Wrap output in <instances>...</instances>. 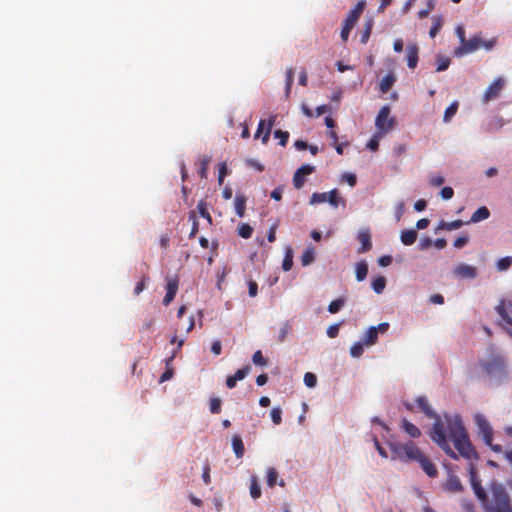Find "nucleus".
I'll use <instances>...</instances> for the list:
<instances>
[{
	"label": "nucleus",
	"mask_w": 512,
	"mask_h": 512,
	"mask_svg": "<svg viewBox=\"0 0 512 512\" xmlns=\"http://www.w3.org/2000/svg\"><path fill=\"white\" fill-rule=\"evenodd\" d=\"M470 482L474 494L481 502L485 512H512L511 498L502 483L491 481L485 491L481 481L477 478L474 468H470Z\"/></svg>",
	"instance_id": "nucleus-2"
},
{
	"label": "nucleus",
	"mask_w": 512,
	"mask_h": 512,
	"mask_svg": "<svg viewBox=\"0 0 512 512\" xmlns=\"http://www.w3.org/2000/svg\"><path fill=\"white\" fill-rule=\"evenodd\" d=\"M292 266H293V249L291 246H287L285 248V255H284L283 262H282V269L284 271H289V270H291Z\"/></svg>",
	"instance_id": "nucleus-25"
},
{
	"label": "nucleus",
	"mask_w": 512,
	"mask_h": 512,
	"mask_svg": "<svg viewBox=\"0 0 512 512\" xmlns=\"http://www.w3.org/2000/svg\"><path fill=\"white\" fill-rule=\"evenodd\" d=\"M396 81V77L393 73H389L384 76L379 84V89L382 93H387L392 88Z\"/></svg>",
	"instance_id": "nucleus-17"
},
{
	"label": "nucleus",
	"mask_w": 512,
	"mask_h": 512,
	"mask_svg": "<svg viewBox=\"0 0 512 512\" xmlns=\"http://www.w3.org/2000/svg\"><path fill=\"white\" fill-rule=\"evenodd\" d=\"M235 211L239 217H243L246 208V197L244 195L237 194L234 200Z\"/></svg>",
	"instance_id": "nucleus-22"
},
{
	"label": "nucleus",
	"mask_w": 512,
	"mask_h": 512,
	"mask_svg": "<svg viewBox=\"0 0 512 512\" xmlns=\"http://www.w3.org/2000/svg\"><path fill=\"white\" fill-rule=\"evenodd\" d=\"M252 361L255 365L264 367L268 364L267 359L263 356L262 352L260 350H257L253 356Z\"/></svg>",
	"instance_id": "nucleus-46"
},
{
	"label": "nucleus",
	"mask_w": 512,
	"mask_h": 512,
	"mask_svg": "<svg viewBox=\"0 0 512 512\" xmlns=\"http://www.w3.org/2000/svg\"><path fill=\"white\" fill-rule=\"evenodd\" d=\"M469 241V237L468 236H461V237H458L455 239V241L453 242V246L457 249H460L462 247H464Z\"/></svg>",
	"instance_id": "nucleus-59"
},
{
	"label": "nucleus",
	"mask_w": 512,
	"mask_h": 512,
	"mask_svg": "<svg viewBox=\"0 0 512 512\" xmlns=\"http://www.w3.org/2000/svg\"><path fill=\"white\" fill-rule=\"evenodd\" d=\"M377 338H378L377 328L372 326L367 330V332L365 334L364 342L367 345H373L377 341Z\"/></svg>",
	"instance_id": "nucleus-33"
},
{
	"label": "nucleus",
	"mask_w": 512,
	"mask_h": 512,
	"mask_svg": "<svg viewBox=\"0 0 512 512\" xmlns=\"http://www.w3.org/2000/svg\"><path fill=\"white\" fill-rule=\"evenodd\" d=\"M252 233L253 228L247 223H243L238 227V235L244 239L250 238Z\"/></svg>",
	"instance_id": "nucleus-43"
},
{
	"label": "nucleus",
	"mask_w": 512,
	"mask_h": 512,
	"mask_svg": "<svg viewBox=\"0 0 512 512\" xmlns=\"http://www.w3.org/2000/svg\"><path fill=\"white\" fill-rule=\"evenodd\" d=\"M384 137V135H382L381 133H375L374 136L367 142L366 144V147L367 149L371 150V151H376L378 150V147H379V141L380 139Z\"/></svg>",
	"instance_id": "nucleus-45"
},
{
	"label": "nucleus",
	"mask_w": 512,
	"mask_h": 512,
	"mask_svg": "<svg viewBox=\"0 0 512 512\" xmlns=\"http://www.w3.org/2000/svg\"><path fill=\"white\" fill-rule=\"evenodd\" d=\"M354 28L353 25L351 24H348L346 22L343 23V27H342V30H341V39L346 42L348 40V37H349V34L351 32V30Z\"/></svg>",
	"instance_id": "nucleus-55"
},
{
	"label": "nucleus",
	"mask_w": 512,
	"mask_h": 512,
	"mask_svg": "<svg viewBox=\"0 0 512 512\" xmlns=\"http://www.w3.org/2000/svg\"><path fill=\"white\" fill-rule=\"evenodd\" d=\"M201 217L205 218L209 225H212V217L208 211V204L205 200H200L196 207Z\"/></svg>",
	"instance_id": "nucleus-26"
},
{
	"label": "nucleus",
	"mask_w": 512,
	"mask_h": 512,
	"mask_svg": "<svg viewBox=\"0 0 512 512\" xmlns=\"http://www.w3.org/2000/svg\"><path fill=\"white\" fill-rule=\"evenodd\" d=\"M356 279L358 281H363L368 274V265L365 261H361L356 264Z\"/></svg>",
	"instance_id": "nucleus-29"
},
{
	"label": "nucleus",
	"mask_w": 512,
	"mask_h": 512,
	"mask_svg": "<svg viewBox=\"0 0 512 512\" xmlns=\"http://www.w3.org/2000/svg\"><path fill=\"white\" fill-rule=\"evenodd\" d=\"M248 293L250 297H255L258 293V285L254 280L248 282Z\"/></svg>",
	"instance_id": "nucleus-60"
},
{
	"label": "nucleus",
	"mask_w": 512,
	"mask_h": 512,
	"mask_svg": "<svg viewBox=\"0 0 512 512\" xmlns=\"http://www.w3.org/2000/svg\"><path fill=\"white\" fill-rule=\"evenodd\" d=\"M390 111L391 110L388 105L383 106L375 119L377 133H381L384 136L389 131L393 130L396 124L395 119L390 117Z\"/></svg>",
	"instance_id": "nucleus-7"
},
{
	"label": "nucleus",
	"mask_w": 512,
	"mask_h": 512,
	"mask_svg": "<svg viewBox=\"0 0 512 512\" xmlns=\"http://www.w3.org/2000/svg\"><path fill=\"white\" fill-rule=\"evenodd\" d=\"M456 35L459 38L460 45H463L467 39L465 37V29L462 25L456 27Z\"/></svg>",
	"instance_id": "nucleus-61"
},
{
	"label": "nucleus",
	"mask_w": 512,
	"mask_h": 512,
	"mask_svg": "<svg viewBox=\"0 0 512 512\" xmlns=\"http://www.w3.org/2000/svg\"><path fill=\"white\" fill-rule=\"evenodd\" d=\"M271 419L275 425H279L282 421V410L280 407H274L271 410Z\"/></svg>",
	"instance_id": "nucleus-48"
},
{
	"label": "nucleus",
	"mask_w": 512,
	"mask_h": 512,
	"mask_svg": "<svg viewBox=\"0 0 512 512\" xmlns=\"http://www.w3.org/2000/svg\"><path fill=\"white\" fill-rule=\"evenodd\" d=\"M228 169L225 163H221L219 166V175H218V183L219 185L223 184L224 178L227 175Z\"/></svg>",
	"instance_id": "nucleus-58"
},
{
	"label": "nucleus",
	"mask_w": 512,
	"mask_h": 512,
	"mask_svg": "<svg viewBox=\"0 0 512 512\" xmlns=\"http://www.w3.org/2000/svg\"><path fill=\"white\" fill-rule=\"evenodd\" d=\"M505 86V80L502 77L496 78L484 91L482 96L483 104H487L490 101L497 99Z\"/></svg>",
	"instance_id": "nucleus-8"
},
{
	"label": "nucleus",
	"mask_w": 512,
	"mask_h": 512,
	"mask_svg": "<svg viewBox=\"0 0 512 512\" xmlns=\"http://www.w3.org/2000/svg\"><path fill=\"white\" fill-rule=\"evenodd\" d=\"M407 65L410 69H415L419 60V47L415 43H409L406 47Z\"/></svg>",
	"instance_id": "nucleus-13"
},
{
	"label": "nucleus",
	"mask_w": 512,
	"mask_h": 512,
	"mask_svg": "<svg viewBox=\"0 0 512 512\" xmlns=\"http://www.w3.org/2000/svg\"><path fill=\"white\" fill-rule=\"evenodd\" d=\"M474 422L477 426L478 433L481 436L483 442L489 446L494 452L500 453L502 452V447L499 444H493V429L486 419V417L477 413L474 415Z\"/></svg>",
	"instance_id": "nucleus-5"
},
{
	"label": "nucleus",
	"mask_w": 512,
	"mask_h": 512,
	"mask_svg": "<svg viewBox=\"0 0 512 512\" xmlns=\"http://www.w3.org/2000/svg\"><path fill=\"white\" fill-rule=\"evenodd\" d=\"M209 163H210V158L208 156H202L199 159L200 168H199L198 173L201 178L207 177Z\"/></svg>",
	"instance_id": "nucleus-36"
},
{
	"label": "nucleus",
	"mask_w": 512,
	"mask_h": 512,
	"mask_svg": "<svg viewBox=\"0 0 512 512\" xmlns=\"http://www.w3.org/2000/svg\"><path fill=\"white\" fill-rule=\"evenodd\" d=\"M451 63L450 58L438 55L436 57V71L442 72L448 69L449 65Z\"/></svg>",
	"instance_id": "nucleus-32"
},
{
	"label": "nucleus",
	"mask_w": 512,
	"mask_h": 512,
	"mask_svg": "<svg viewBox=\"0 0 512 512\" xmlns=\"http://www.w3.org/2000/svg\"><path fill=\"white\" fill-rule=\"evenodd\" d=\"M296 171L305 177L306 175H310L315 171V166L305 164L299 167Z\"/></svg>",
	"instance_id": "nucleus-57"
},
{
	"label": "nucleus",
	"mask_w": 512,
	"mask_h": 512,
	"mask_svg": "<svg viewBox=\"0 0 512 512\" xmlns=\"http://www.w3.org/2000/svg\"><path fill=\"white\" fill-rule=\"evenodd\" d=\"M496 41L492 40H483L481 38V33L474 35L471 39L466 40L463 45H460L455 49L454 54L458 57L470 54L480 48H485L486 50H491L495 46Z\"/></svg>",
	"instance_id": "nucleus-6"
},
{
	"label": "nucleus",
	"mask_w": 512,
	"mask_h": 512,
	"mask_svg": "<svg viewBox=\"0 0 512 512\" xmlns=\"http://www.w3.org/2000/svg\"><path fill=\"white\" fill-rule=\"evenodd\" d=\"M209 406L211 413L217 414L221 411V400L219 398H211Z\"/></svg>",
	"instance_id": "nucleus-52"
},
{
	"label": "nucleus",
	"mask_w": 512,
	"mask_h": 512,
	"mask_svg": "<svg viewBox=\"0 0 512 512\" xmlns=\"http://www.w3.org/2000/svg\"><path fill=\"white\" fill-rule=\"evenodd\" d=\"M453 274L461 279H475L478 275L477 268L465 263L456 265L453 269Z\"/></svg>",
	"instance_id": "nucleus-9"
},
{
	"label": "nucleus",
	"mask_w": 512,
	"mask_h": 512,
	"mask_svg": "<svg viewBox=\"0 0 512 512\" xmlns=\"http://www.w3.org/2000/svg\"><path fill=\"white\" fill-rule=\"evenodd\" d=\"M458 102L457 101H454L452 102L445 110L444 112V116H443V121L445 123H448L451 121V119L454 117V115L457 113V110H458Z\"/></svg>",
	"instance_id": "nucleus-30"
},
{
	"label": "nucleus",
	"mask_w": 512,
	"mask_h": 512,
	"mask_svg": "<svg viewBox=\"0 0 512 512\" xmlns=\"http://www.w3.org/2000/svg\"><path fill=\"white\" fill-rule=\"evenodd\" d=\"M338 333H339V325L338 324L330 325L327 329V336L330 338L337 337Z\"/></svg>",
	"instance_id": "nucleus-62"
},
{
	"label": "nucleus",
	"mask_w": 512,
	"mask_h": 512,
	"mask_svg": "<svg viewBox=\"0 0 512 512\" xmlns=\"http://www.w3.org/2000/svg\"><path fill=\"white\" fill-rule=\"evenodd\" d=\"M446 488L450 492H460L463 489L461 481L456 475H449L446 482Z\"/></svg>",
	"instance_id": "nucleus-20"
},
{
	"label": "nucleus",
	"mask_w": 512,
	"mask_h": 512,
	"mask_svg": "<svg viewBox=\"0 0 512 512\" xmlns=\"http://www.w3.org/2000/svg\"><path fill=\"white\" fill-rule=\"evenodd\" d=\"M274 136H275V138H278L280 140L279 144L281 146H285L289 139V133L286 131H282V130H276L274 132Z\"/></svg>",
	"instance_id": "nucleus-50"
},
{
	"label": "nucleus",
	"mask_w": 512,
	"mask_h": 512,
	"mask_svg": "<svg viewBox=\"0 0 512 512\" xmlns=\"http://www.w3.org/2000/svg\"><path fill=\"white\" fill-rule=\"evenodd\" d=\"M278 479V472L275 468L270 467L267 470V478H266V484L268 487L273 488Z\"/></svg>",
	"instance_id": "nucleus-35"
},
{
	"label": "nucleus",
	"mask_w": 512,
	"mask_h": 512,
	"mask_svg": "<svg viewBox=\"0 0 512 512\" xmlns=\"http://www.w3.org/2000/svg\"><path fill=\"white\" fill-rule=\"evenodd\" d=\"M315 260V249L310 245L308 246L302 256H301V264L303 266H307L311 264Z\"/></svg>",
	"instance_id": "nucleus-27"
},
{
	"label": "nucleus",
	"mask_w": 512,
	"mask_h": 512,
	"mask_svg": "<svg viewBox=\"0 0 512 512\" xmlns=\"http://www.w3.org/2000/svg\"><path fill=\"white\" fill-rule=\"evenodd\" d=\"M417 232L414 229L403 230L400 235L401 242L406 245H412L417 239Z\"/></svg>",
	"instance_id": "nucleus-19"
},
{
	"label": "nucleus",
	"mask_w": 512,
	"mask_h": 512,
	"mask_svg": "<svg viewBox=\"0 0 512 512\" xmlns=\"http://www.w3.org/2000/svg\"><path fill=\"white\" fill-rule=\"evenodd\" d=\"M354 28L353 25L351 24H348L346 22L343 23V27H342V30H341V39L346 42L348 40V37H349V34L351 32V30Z\"/></svg>",
	"instance_id": "nucleus-56"
},
{
	"label": "nucleus",
	"mask_w": 512,
	"mask_h": 512,
	"mask_svg": "<svg viewBox=\"0 0 512 512\" xmlns=\"http://www.w3.org/2000/svg\"><path fill=\"white\" fill-rule=\"evenodd\" d=\"M327 197H328V194L326 192H323V193L314 192L311 195L309 203L311 205L325 203V202H327Z\"/></svg>",
	"instance_id": "nucleus-42"
},
{
	"label": "nucleus",
	"mask_w": 512,
	"mask_h": 512,
	"mask_svg": "<svg viewBox=\"0 0 512 512\" xmlns=\"http://www.w3.org/2000/svg\"><path fill=\"white\" fill-rule=\"evenodd\" d=\"M365 7H366V1L365 0L359 1L357 3V5L347 15L344 22L355 26L356 23L358 22L360 16L362 15Z\"/></svg>",
	"instance_id": "nucleus-14"
},
{
	"label": "nucleus",
	"mask_w": 512,
	"mask_h": 512,
	"mask_svg": "<svg viewBox=\"0 0 512 512\" xmlns=\"http://www.w3.org/2000/svg\"><path fill=\"white\" fill-rule=\"evenodd\" d=\"M432 245H433V241L429 237H425V238L421 239V241L419 242L420 250H426V249L430 248Z\"/></svg>",
	"instance_id": "nucleus-64"
},
{
	"label": "nucleus",
	"mask_w": 512,
	"mask_h": 512,
	"mask_svg": "<svg viewBox=\"0 0 512 512\" xmlns=\"http://www.w3.org/2000/svg\"><path fill=\"white\" fill-rule=\"evenodd\" d=\"M386 286V279L383 276H379L378 278L374 279L372 282V289L377 293L380 294L384 291Z\"/></svg>",
	"instance_id": "nucleus-38"
},
{
	"label": "nucleus",
	"mask_w": 512,
	"mask_h": 512,
	"mask_svg": "<svg viewBox=\"0 0 512 512\" xmlns=\"http://www.w3.org/2000/svg\"><path fill=\"white\" fill-rule=\"evenodd\" d=\"M293 80H294V70H293V68H289L286 71V80H285V82H286L285 83V94L287 97L289 96V94L291 92Z\"/></svg>",
	"instance_id": "nucleus-41"
},
{
	"label": "nucleus",
	"mask_w": 512,
	"mask_h": 512,
	"mask_svg": "<svg viewBox=\"0 0 512 512\" xmlns=\"http://www.w3.org/2000/svg\"><path fill=\"white\" fill-rule=\"evenodd\" d=\"M364 352V345L362 342L354 343L350 348V354L354 358L360 357Z\"/></svg>",
	"instance_id": "nucleus-47"
},
{
	"label": "nucleus",
	"mask_w": 512,
	"mask_h": 512,
	"mask_svg": "<svg viewBox=\"0 0 512 512\" xmlns=\"http://www.w3.org/2000/svg\"><path fill=\"white\" fill-rule=\"evenodd\" d=\"M358 241L361 243V246L358 248V253L362 254L368 252L372 248L371 242V233L370 230L365 228L359 231L357 235Z\"/></svg>",
	"instance_id": "nucleus-12"
},
{
	"label": "nucleus",
	"mask_w": 512,
	"mask_h": 512,
	"mask_svg": "<svg viewBox=\"0 0 512 512\" xmlns=\"http://www.w3.org/2000/svg\"><path fill=\"white\" fill-rule=\"evenodd\" d=\"M344 304H345L344 298H338L336 300H333L332 302H330V304L328 306V311L331 314H335L341 310V308L344 306Z\"/></svg>",
	"instance_id": "nucleus-44"
},
{
	"label": "nucleus",
	"mask_w": 512,
	"mask_h": 512,
	"mask_svg": "<svg viewBox=\"0 0 512 512\" xmlns=\"http://www.w3.org/2000/svg\"><path fill=\"white\" fill-rule=\"evenodd\" d=\"M453 195H454V191L451 187L446 186V187L442 188L441 196L443 199H445V200L451 199L453 197Z\"/></svg>",
	"instance_id": "nucleus-63"
},
{
	"label": "nucleus",
	"mask_w": 512,
	"mask_h": 512,
	"mask_svg": "<svg viewBox=\"0 0 512 512\" xmlns=\"http://www.w3.org/2000/svg\"><path fill=\"white\" fill-rule=\"evenodd\" d=\"M305 177L295 171L293 175V185L296 189H301L305 184Z\"/></svg>",
	"instance_id": "nucleus-51"
},
{
	"label": "nucleus",
	"mask_w": 512,
	"mask_h": 512,
	"mask_svg": "<svg viewBox=\"0 0 512 512\" xmlns=\"http://www.w3.org/2000/svg\"><path fill=\"white\" fill-rule=\"evenodd\" d=\"M444 24V20L442 16H433L432 17V26L429 30V35L431 38H435L436 35L440 32Z\"/></svg>",
	"instance_id": "nucleus-21"
},
{
	"label": "nucleus",
	"mask_w": 512,
	"mask_h": 512,
	"mask_svg": "<svg viewBox=\"0 0 512 512\" xmlns=\"http://www.w3.org/2000/svg\"><path fill=\"white\" fill-rule=\"evenodd\" d=\"M401 428L411 437V438H418L421 436L420 429L414 425L413 423L409 422L407 419L402 420Z\"/></svg>",
	"instance_id": "nucleus-16"
},
{
	"label": "nucleus",
	"mask_w": 512,
	"mask_h": 512,
	"mask_svg": "<svg viewBox=\"0 0 512 512\" xmlns=\"http://www.w3.org/2000/svg\"><path fill=\"white\" fill-rule=\"evenodd\" d=\"M436 0H426V6L418 12V18H426L435 9Z\"/></svg>",
	"instance_id": "nucleus-34"
},
{
	"label": "nucleus",
	"mask_w": 512,
	"mask_h": 512,
	"mask_svg": "<svg viewBox=\"0 0 512 512\" xmlns=\"http://www.w3.org/2000/svg\"><path fill=\"white\" fill-rule=\"evenodd\" d=\"M250 495L253 499H258L261 496V487L256 475H252L250 478Z\"/></svg>",
	"instance_id": "nucleus-24"
},
{
	"label": "nucleus",
	"mask_w": 512,
	"mask_h": 512,
	"mask_svg": "<svg viewBox=\"0 0 512 512\" xmlns=\"http://www.w3.org/2000/svg\"><path fill=\"white\" fill-rule=\"evenodd\" d=\"M189 220L192 221V228L189 234V238H194L199 232V222L197 220L196 211L192 210L189 212Z\"/></svg>",
	"instance_id": "nucleus-31"
},
{
	"label": "nucleus",
	"mask_w": 512,
	"mask_h": 512,
	"mask_svg": "<svg viewBox=\"0 0 512 512\" xmlns=\"http://www.w3.org/2000/svg\"><path fill=\"white\" fill-rule=\"evenodd\" d=\"M392 459L404 462H417L427 476L434 478L438 475L435 464L413 442L391 444Z\"/></svg>",
	"instance_id": "nucleus-3"
},
{
	"label": "nucleus",
	"mask_w": 512,
	"mask_h": 512,
	"mask_svg": "<svg viewBox=\"0 0 512 512\" xmlns=\"http://www.w3.org/2000/svg\"><path fill=\"white\" fill-rule=\"evenodd\" d=\"M179 287V278L169 277L166 279V295L163 298V304L168 306L175 298Z\"/></svg>",
	"instance_id": "nucleus-10"
},
{
	"label": "nucleus",
	"mask_w": 512,
	"mask_h": 512,
	"mask_svg": "<svg viewBox=\"0 0 512 512\" xmlns=\"http://www.w3.org/2000/svg\"><path fill=\"white\" fill-rule=\"evenodd\" d=\"M496 311L505 321L507 325L512 326V301L501 300L499 305L496 307Z\"/></svg>",
	"instance_id": "nucleus-11"
},
{
	"label": "nucleus",
	"mask_w": 512,
	"mask_h": 512,
	"mask_svg": "<svg viewBox=\"0 0 512 512\" xmlns=\"http://www.w3.org/2000/svg\"><path fill=\"white\" fill-rule=\"evenodd\" d=\"M463 225L464 222L458 219L451 222H442L439 228L452 231L461 228Z\"/></svg>",
	"instance_id": "nucleus-40"
},
{
	"label": "nucleus",
	"mask_w": 512,
	"mask_h": 512,
	"mask_svg": "<svg viewBox=\"0 0 512 512\" xmlns=\"http://www.w3.org/2000/svg\"><path fill=\"white\" fill-rule=\"evenodd\" d=\"M275 121H276V115H270V117L267 121V128H266V130L262 136V139H261L263 144H266L268 142L270 134H271V129H272Z\"/></svg>",
	"instance_id": "nucleus-39"
},
{
	"label": "nucleus",
	"mask_w": 512,
	"mask_h": 512,
	"mask_svg": "<svg viewBox=\"0 0 512 512\" xmlns=\"http://www.w3.org/2000/svg\"><path fill=\"white\" fill-rule=\"evenodd\" d=\"M175 357V353L172 354L171 357L166 359V370L163 372V374L160 377L159 382L163 383L168 380H170L174 375V369L171 367V363Z\"/></svg>",
	"instance_id": "nucleus-23"
},
{
	"label": "nucleus",
	"mask_w": 512,
	"mask_h": 512,
	"mask_svg": "<svg viewBox=\"0 0 512 512\" xmlns=\"http://www.w3.org/2000/svg\"><path fill=\"white\" fill-rule=\"evenodd\" d=\"M304 383L307 387L313 388L317 383V377L311 372H306L304 375Z\"/></svg>",
	"instance_id": "nucleus-49"
},
{
	"label": "nucleus",
	"mask_w": 512,
	"mask_h": 512,
	"mask_svg": "<svg viewBox=\"0 0 512 512\" xmlns=\"http://www.w3.org/2000/svg\"><path fill=\"white\" fill-rule=\"evenodd\" d=\"M232 447L235 456L239 459L242 458L245 452L244 444L240 435H234L232 437Z\"/></svg>",
	"instance_id": "nucleus-18"
},
{
	"label": "nucleus",
	"mask_w": 512,
	"mask_h": 512,
	"mask_svg": "<svg viewBox=\"0 0 512 512\" xmlns=\"http://www.w3.org/2000/svg\"><path fill=\"white\" fill-rule=\"evenodd\" d=\"M479 366L482 368L485 375L496 383H501L508 378L507 364L501 356L481 360Z\"/></svg>",
	"instance_id": "nucleus-4"
},
{
	"label": "nucleus",
	"mask_w": 512,
	"mask_h": 512,
	"mask_svg": "<svg viewBox=\"0 0 512 512\" xmlns=\"http://www.w3.org/2000/svg\"><path fill=\"white\" fill-rule=\"evenodd\" d=\"M416 403L427 417L435 419L430 437L446 455L452 459L458 458L449 444V442L452 441L454 447L462 457L467 459L477 458V453L459 417L445 416V419L442 420L433 412L427 398L424 396L417 397Z\"/></svg>",
	"instance_id": "nucleus-1"
},
{
	"label": "nucleus",
	"mask_w": 512,
	"mask_h": 512,
	"mask_svg": "<svg viewBox=\"0 0 512 512\" xmlns=\"http://www.w3.org/2000/svg\"><path fill=\"white\" fill-rule=\"evenodd\" d=\"M327 194H328L327 202L331 206L337 208L340 203L345 204V201L340 198L339 192L337 189H333V190L329 191Z\"/></svg>",
	"instance_id": "nucleus-28"
},
{
	"label": "nucleus",
	"mask_w": 512,
	"mask_h": 512,
	"mask_svg": "<svg viewBox=\"0 0 512 512\" xmlns=\"http://www.w3.org/2000/svg\"><path fill=\"white\" fill-rule=\"evenodd\" d=\"M512 265V256H506L503 258H500L496 263V268L498 271H506L508 270Z\"/></svg>",
	"instance_id": "nucleus-37"
},
{
	"label": "nucleus",
	"mask_w": 512,
	"mask_h": 512,
	"mask_svg": "<svg viewBox=\"0 0 512 512\" xmlns=\"http://www.w3.org/2000/svg\"><path fill=\"white\" fill-rule=\"evenodd\" d=\"M250 372V366H245L239 370H237L235 372L233 376V378L236 380V381H240L242 379H244Z\"/></svg>",
	"instance_id": "nucleus-54"
},
{
	"label": "nucleus",
	"mask_w": 512,
	"mask_h": 512,
	"mask_svg": "<svg viewBox=\"0 0 512 512\" xmlns=\"http://www.w3.org/2000/svg\"><path fill=\"white\" fill-rule=\"evenodd\" d=\"M290 331L291 325L289 324V322H285L280 329V333L278 336L279 342H283L286 339L287 335L290 333Z\"/></svg>",
	"instance_id": "nucleus-53"
},
{
	"label": "nucleus",
	"mask_w": 512,
	"mask_h": 512,
	"mask_svg": "<svg viewBox=\"0 0 512 512\" xmlns=\"http://www.w3.org/2000/svg\"><path fill=\"white\" fill-rule=\"evenodd\" d=\"M490 216V211L486 206L479 207L471 216L469 223H477L483 220L488 219Z\"/></svg>",
	"instance_id": "nucleus-15"
}]
</instances>
